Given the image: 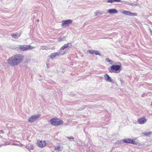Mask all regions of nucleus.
<instances>
[{"label": "nucleus", "mask_w": 152, "mask_h": 152, "mask_svg": "<svg viewBox=\"0 0 152 152\" xmlns=\"http://www.w3.org/2000/svg\"><path fill=\"white\" fill-rule=\"evenodd\" d=\"M24 58L21 54H16L10 57L8 61V64L11 66H16L21 63Z\"/></svg>", "instance_id": "1"}, {"label": "nucleus", "mask_w": 152, "mask_h": 152, "mask_svg": "<svg viewBox=\"0 0 152 152\" xmlns=\"http://www.w3.org/2000/svg\"><path fill=\"white\" fill-rule=\"evenodd\" d=\"M49 122L53 125L56 126L62 124L63 122L61 120L57 118H52L50 120Z\"/></svg>", "instance_id": "2"}, {"label": "nucleus", "mask_w": 152, "mask_h": 152, "mask_svg": "<svg viewBox=\"0 0 152 152\" xmlns=\"http://www.w3.org/2000/svg\"><path fill=\"white\" fill-rule=\"evenodd\" d=\"M67 51H66V50L65 51L59 50V51L57 52L51 54L50 55V57L51 59H53L57 56L63 55L67 53Z\"/></svg>", "instance_id": "3"}, {"label": "nucleus", "mask_w": 152, "mask_h": 152, "mask_svg": "<svg viewBox=\"0 0 152 152\" xmlns=\"http://www.w3.org/2000/svg\"><path fill=\"white\" fill-rule=\"evenodd\" d=\"M123 142L126 143H131L137 145L138 143V141L136 139H126L123 140Z\"/></svg>", "instance_id": "4"}, {"label": "nucleus", "mask_w": 152, "mask_h": 152, "mask_svg": "<svg viewBox=\"0 0 152 152\" xmlns=\"http://www.w3.org/2000/svg\"><path fill=\"white\" fill-rule=\"evenodd\" d=\"M40 117L39 114L34 115L30 117L28 119V121L30 123H33L36 121Z\"/></svg>", "instance_id": "5"}, {"label": "nucleus", "mask_w": 152, "mask_h": 152, "mask_svg": "<svg viewBox=\"0 0 152 152\" xmlns=\"http://www.w3.org/2000/svg\"><path fill=\"white\" fill-rule=\"evenodd\" d=\"M61 22L62 27H64L66 26H68L70 25L71 24L72 22V20L71 19L63 20Z\"/></svg>", "instance_id": "6"}, {"label": "nucleus", "mask_w": 152, "mask_h": 152, "mask_svg": "<svg viewBox=\"0 0 152 152\" xmlns=\"http://www.w3.org/2000/svg\"><path fill=\"white\" fill-rule=\"evenodd\" d=\"M104 79L107 82L113 83V80L107 74H105L104 75Z\"/></svg>", "instance_id": "7"}, {"label": "nucleus", "mask_w": 152, "mask_h": 152, "mask_svg": "<svg viewBox=\"0 0 152 152\" xmlns=\"http://www.w3.org/2000/svg\"><path fill=\"white\" fill-rule=\"evenodd\" d=\"M122 70L121 64L120 65H115V72L119 73Z\"/></svg>", "instance_id": "8"}, {"label": "nucleus", "mask_w": 152, "mask_h": 152, "mask_svg": "<svg viewBox=\"0 0 152 152\" xmlns=\"http://www.w3.org/2000/svg\"><path fill=\"white\" fill-rule=\"evenodd\" d=\"M37 144L38 146L41 148H43L45 147L46 145L45 141H42L41 140L38 141Z\"/></svg>", "instance_id": "9"}, {"label": "nucleus", "mask_w": 152, "mask_h": 152, "mask_svg": "<svg viewBox=\"0 0 152 152\" xmlns=\"http://www.w3.org/2000/svg\"><path fill=\"white\" fill-rule=\"evenodd\" d=\"M147 121V119L145 117H143L138 119V122L140 124H143L145 123Z\"/></svg>", "instance_id": "10"}, {"label": "nucleus", "mask_w": 152, "mask_h": 152, "mask_svg": "<svg viewBox=\"0 0 152 152\" xmlns=\"http://www.w3.org/2000/svg\"><path fill=\"white\" fill-rule=\"evenodd\" d=\"M18 48L17 49L18 50H19V49L20 50L22 51H24L27 50V45H20Z\"/></svg>", "instance_id": "11"}, {"label": "nucleus", "mask_w": 152, "mask_h": 152, "mask_svg": "<svg viewBox=\"0 0 152 152\" xmlns=\"http://www.w3.org/2000/svg\"><path fill=\"white\" fill-rule=\"evenodd\" d=\"M88 51L91 54H95L96 55H99V56H100L101 55V54L98 50H88Z\"/></svg>", "instance_id": "12"}, {"label": "nucleus", "mask_w": 152, "mask_h": 152, "mask_svg": "<svg viewBox=\"0 0 152 152\" xmlns=\"http://www.w3.org/2000/svg\"><path fill=\"white\" fill-rule=\"evenodd\" d=\"M55 150L58 151H62L63 149V148L60 145H58L57 146H55Z\"/></svg>", "instance_id": "13"}, {"label": "nucleus", "mask_w": 152, "mask_h": 152, "mask_svg": "<svg viewBox=\"0 0 152 152\" xmlns=\"http://www.w3.org/2000/svg\"><path fill=\"white\" fill-rule=\"evenodd\" d=\"M69 43H68L67 44H65L63 46H62L59 50L60 51H62L64 50V49L68 48L69 47Z\"/></svg>", "instance_id": "14"}, {"label": "nucleus", "mask_w": 152, "mask_h": 152, "mask_svg": "<svg viewBox=\"0 0 152 152\" xmlns=\"http://www.w3.org/2000/svg\"><path fill=\"white\" fill-rule=\"evenodd\" d=\"M26 148L29 150H32L34 149V147L33 145L30 144L26 146Z\"/></svg>", "instance_id": "15"}, {"label": "nucleus", "mask_w": 152, "mask_h": 152, "mask_svg": "<svg viewBox=\"0 0 152 152\" xmlns=\"http://www.w3.org/2000/svg\"><path fill=\"white\" fill-rule=\"evenodd\" d=\"M11 35L13 38L17 39L20 37V35H19L18 34H11Z\"/></svg>", "instance_id": "16"}, {"label": "nucleus", "mask_w": 152, "mask_h": 152, "mask_svg": "<svg viewBox=\"0 0 152 152\" xmlns=\"http://www.w3.org/2000/svg\"><path fill=\"white\" fill-rule=\"evenodd\" d=\"M129 13H130L129 11H128L124 10L122 11V13L126 15H129Z\"/></svg>", "instance_id": "17"}, {"label": "nucleus", "mask_w": 152, "mask_h": 152, "mask_svg": "<svg viewBox=\"0 0 152 152\" xmlns=\"http://www.w3.org/2000/svg\"><path fill=\"white\" fill-rule=\"evenodd\" d=\"M108 12L110 14L114 13V9H109L108 10Z\"/></svg>", "instance_id": "18"}, {"label": "nucleus", "mask_w": 152, "mask_h": 152, "mask_svg": "<svg viewBox=\"0 0 152 152\" xmlns=\"http://www.w3.org/2000/svg\"><path fill=\"white\" fill-rule=\"evenodd\" d=\"M35 48V47L30 45H27V50H28L30 49H32Z\"/></svg>", "instance_id": "19"}, {"label": "nucleus", "mask_w": 152, "mask_h": 152, "mask_svg": "<svg viewBox=\"0 0 152 152\" xmlns=\"http://www.w3.org/2000/svg\"><path fill=\"white\" fill-rule=\"evenodd\" d=\"M129 16H137V14L135 13H132L130 11Z\"/></svg>", "instance_id": "20"}, {"label": "nucleus", "mask_w": 152, "mask_h": 152, "mask_svg": "<svg viewBox=\"0 0 152 152\" xmlns=\"http://www.w3.org/2000/svg\"><path fill=\"white\" fill-rule=\"evenodd\" d=\"M151 134V132H145L144 133V135L149 136Z\"/></svg>", "instance_id": "21"}, {"label": "nucleus", "mask_w": 152, "mask_h": 152, "mask_svg": "<svg viewBox=\"0 0 152 152\" xmlns=\"http://www.w3.org/2000/svg\"><path fill=\"white\" fill-rule=\"evenodd\" d=\"M111 69L110 70V72H114V65L113 64L111 67Z\"/></svg>", "instance_id": "22"}, {"label": "nucleus", "mask_w": 152, "mask_h": 152, "mask_svg": "<svg viewBox=\"0 0 152 152\" xmlns=\"http://www.w3.org/2000/svg\"><path fill=\"white\" fill-rule=\"evenodd\" d=\"M65 39V37L64 36H63L62 37H60V38H59L58 39V40L59 42H61V41L64 40Z\"/></svg>", "instance_id": "23"}, {"label": "nucleus", "mask_w": 152, "mask_h": 152, "mask_svg": "<svg viewBox=\"0 0 152 152\" xmlns=\"http://www.w3.org/2000/svg\"><path fill=\"white\" fill-rule=\"evenodd\" d=\"M67 138L69 140H71V141H72L74 139V137H67Z\"/></svg>", "instance_id": "24"}, {"label": "nucleus", "mask_w": 152, "mask_h": 152, "mask_svg": "<svg viewBox=\"0 0 152 152\" xmlns=\"http://www.w3.org/2000/svg\"><path fill=\"white\" fill-rule=\"evenodd\" d=\"M107 2L108 3H113L114 2V0H108Z\"/></svg>", "instance_id": "25"}, {"label": "nucleus", "mask_w": 152, "mask_h": 152, "mask_svg": "<svg viewBox=\"0 0 152 152\" xmlns=\"http://www.w3.org/2000/svg\"><path fill=\"white\" fill-rule=\"evenodd\" d=\"M106 60L108 62H110L111 61V60L108 58H106Z\"/></svg>", "instance_id": "26"}, {"label": "nucleus", "mask_w": 152, "mask_h": 152, "mask_svg": "<svg viewBox=\"0 0 152 152\" xmlns=\"http://www.w3.org/2000/svg\"><path fill=\"white\" fill-rule=\"evenodd\" d=\"M121 1L120 0H115V2H120Z\"/></svg>", "instance_id": "27"}, {"label": "nucleus", "mask_w": 152, "mask_h": 152, "mask_svg": "<svg viewBox=\"0 0 152 152\" xmlns=\"http://www.w3.org/2000/svg\"><path fill=\"white\" fill-rule=\"evenodd\" d=\"M118 12V11H117L115 9V13H116Z\"/></svg>", "instance_id": "28"}, {"label": "nucleus", "mask_w": 152, "mask_h": 152, "mask_svg": "<svg viewBox=\"0 0 152 152\" xmlns=\"http://www.w3.org/2000/svg\"><path fill=\"white\" fill-rule=\"evenodd\" d=\"M84 108H82V109H80V110H82Z\"/></svg>", "instance_id": "29"}, {"label": "nucleus", "mask_w": 152, "mask_h": 152, "mask_svg": "<svg viewBox=\"0 0 152 152\" xmlns=\"http://www.w3.org/2000/svg\"><path fill=\"white\" fill-rule=\"evenodd\" d=\"M37 21H38V22H39V20H37Z\"/></svg>", "instance_id": "30"}]
</instances>
